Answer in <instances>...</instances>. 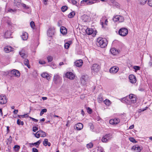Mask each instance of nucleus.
Here are the masks:
<instances>
[{
  "mask_svg": "<svg viewBox=\"0 0 152 152\" xmlns=\"http://www.w3.org/2000/svg\"><path fill=\"white\" fill-rule=\"evenodd\" d=\"M97 45L98 46L103 48H105L107 44V41L106 39L99 37L97 39Z\"/></svg>",
  "mask_w": 152,
  "mask_h": 152,
  "instance_id": "obj_1",
  "label": "nucleus"
},
{
  "mask_svg": "<svg viewBox=\"0 0 152 152\" xmlns=\"http://www.w3.org/2000/svg\"><path fill=\"white\" fill-rule=\"evenodd\" d=\"M8 74L10 76L12 77L14 75L17 77H19L20 76V73L16 69H13L10 71H8Z\"/></svg>",
  "mask_w": 152,
  "mask_h": 152,
  "instance_id": "obj_2",
  "label": "nucleus"
},
{
  "mask_svg": "<svg viewBox=\"0 0 152 152\" xmlns=\"http://www.w3.org/2000/svg\"><path fill=\"white\" fill-rule=\"evenodd\" d=\"M112 138V134H107L104 136L102 139L103 142H107Z\"/></svg>",
  "mask_w": 152,
  "mask_h": 152,
  "instance_id": "obj_3",
  "label": "nucleus"
},
{
  "mask_svg": "<svg viewBox=\"0 0 152 152\" xmlns=\"http://www.w3.org/2000/svg\"><path fill=\"white\" fill-rule=\"evenodd\" d=\"M128 30L125 28H122L119 29L118 31L119 34L122 36L124 37L128 34Z\"/></svg>",
  "mask_w": 152,
  "mask_h": 152,
  "instance_id": "obj_4",
  "label": "nucleus"
},
{
  "mask_svg": "<svg viewBox=\"0 0 152 152\" xmlns=\"http://www.w3.org/2000/svg\"><path fill=\"white\" fill-rule=\"evenodd\" d=\"M91 68L92 72L95 73L99 71L100 66L98 64H95L92 65Z\"/></svg>",
  "mask_w": 152,
  "mask_h": 152,
  "instance_id": "obj_5",
  "label": "nucleus"
},
{
  "mask_svg": "<svg viewBox=\"0 0 152 152\" xmlns=\"http://www.w3.org/2000/svg\"><path fill=\"white\" fill-rule=\"evenodd\" d=\"M81 3L83 6L90 5L94 3L92 0H83L81 1Z\"/></svg>",
  "mask_w": 152,
  "mask_h": 152,
  "instance_id": "obj_6",
  "label": "nucleus"
},
{
  "mask_svg": "<svg viewBox=\"0 0 152 152\" xmlns=\"http://www.w3.org/2000/svg\"><path fill=\"white\" fill-rule=\"evenodd\" d=\"M61 80V78L58 75L56 74L54 76L53 81L55 83L57 84L60 82Z\"/></svg>",
  "mask_w": 152,
  "mask_h": 152,
  "instance_id": "obj_7",
  "label": "nucleus"
},
{
  "mask_svg": "<svg viewBox=\"0 0 152 152\" xmlns=\"http://www.w3.org/2000/svg\"><path fill=\"white\" fill-rule=\"evenodd\" d=\"M7 102V99L5 96L0 95V104H6Z\"/></svg>",
  "mask_w": 152,
  "mask_h": 152,
  "instance_id": "obj_8",
  "label": "nucleus"
},
{
  "mask_svg": "<svg viewBox=\"0 0 152 152\" xmlns=\"http://www.w3.org/2000/svg\"><path fill=\"white\" fill-rule=\"evenodd\" d=\"M100 23L101 25H102V27L104 28V26H107L108 21L107 19H105V16L103 17L100 20Z\"/></svg>",
  "mask_w": 152,
  "mask_h": 152,
  "instance_id": "obj_9",
  "label": "nucleus"
},
{
  "mask_svg": "<svg viewBox=\"0 0 152 152\" xmlns=\"http://www.w3.org/2000/svg\"><path fill=\"white\" fill-rule=\"evenodd\" d=\"M135 97L134 96L133 94H131L129 95V97H124L123 99H121V101L122 102H124V101L126 102H127L126 101H129L131 99H132L133 98H134Z\"/></svg>",
  "mask_w": 152,
  "mask_h": 152,
  "instance_id": "obj_10",
  "label": "nucleus"
},
{
  "mask_svg": "<svg viewBox=\"0 0 152 152\" xmlns=\"http://www.w3.org/2000/svg\"><path fill=\"white\" fill-rule=\"evenodd\" d=\"M120 122L119 119L118 118L111 119L109 121V123L111 124H116Z\"/></svg>",
  "mask_w": 152,
  "mask_h": 152,
  "instance_id": "obj_11",
  "label": "nucleus"
},
{
  "mask_svg": "<svg viewBox=\"0 0 152 152\" xmlns=\"http://www.w3.org/2000/svg\"><path fill=\"white\" fill-rule=\"evenodd\" d=\"M66 76L71 80L73 79L75 77L74 75L71 72H67L66 74Z\"/></svg>",
  "mask_w": 152,
  "mask_h": 152,
  "instance_id": "obj_12",
  "label": "nucleus"
},
{
  "mask_svg": "<svg viewBox=\"0 0 152 152\" xmlns=\"http://www.w3.org/2000/svg\"><path fill=\"white\" fill-rule=\"evenodd\" d=\"M141 149V147L138 145L134 146L132 148V150L136 152H140Z\"/></svg>",
  "mask_w": 152,
  "mask_h": 152,
  "instance_id": "obj_13",
  "label": "nucleus"
},
{
  "mask_svg": "<svg viewBox=\"0 0 152 152\" xmlns=\"http://www.w3.org/2000/svg\"><path fill=\"white\" fill-rule=\"evenodd\" d=\"M119 70V68L115 66H113L111 67L110 70V73L113 74H115Z\"/></svg>",
  "mask_w": 152,
  "mask_h": 152,
  "instance_id": "obj_14",
  "label": "nucleus"
},
{
  "mask_svg": "<svg viewBox=\"0 0 152 152\" xmlns=\"http://www.w3.org/2000/svg\"><path fill=\"white\" fill-rule=\"evenodd\" d=\"M129 79L130 82L132 83H135L136 82V77L133 75H129Z\"/></svg>",
  "mask_w": 152,
  "mask_h": 152,
  "instance_id": "obj_15",
  "label": "nucleus"
},
{
  "mask_svg": "<svg viewBox=\"0 0 152 152\" xmlns=\"http://www.w3.org/2000/svg\"><path fill=\"white\" fill-rule=\"evenodd\" d=\"M83 63V61L81 59L77 60L75 62V65L77 67L81 66Z\"/></svg>",
  "mask_w": 152,
  "mask_h": 152,
  "instance_id": "obj_16",
  "label": "nucleus"
},
{
  "mask_svg": "<svg viewBox=\"0 0 152 152\" xmlns=\"http://www.w3.org/2000/svg\"><path fill=\"white\" fill-rule=\"evenodd\" d=\"M54 30L50 28L49 29L48 31L47 34L49 37H51L54 34Z\"/></svg>",
  "mask_w": 152,
  "mask_h": 152,
  "instance_id": "obj_17",
  "label": "nucleus"
},
{
  "mask_svg": "<svg viewBox=\"0 0 152 152\" xmlns=\"http://www.w3.org/2000/svg\"><path fill=\"white\" fill-rule=\"evenodd\" d=\"M88 77V76L86 75H83L81 77L80 79V80L81 83L83 85H85L86 84V81L87 80L86 78Z\"/></svg>",
  "mask_w": 152,
  "mask_h": 152,
  "instance_id": "obj_18",
  "label": "nucleus"
},
{
  "mask_svg": "<svg viewBox=\"0 0 152 152\" xmlns=\"http://www.w3.org/2000/svg\"><path fill=\"white\" fill-rule=\"evenodd\" d=\"M109 3L111 5L116 6L117 7H119V4L116 2L115 0H110Z\"/></svg>",
  "mask_w": 152,
  "mask_h": 152,
  "instance_id": "obj_19",
  "label": "nucleus"
},
{
  "mask_svg": "<svg viewBox=\"0 0 152 152\" xmlns=\"http://www.w3.org/2000/svg\"><path fill=\"white\" fill-rule=\"evenodd\" d=\"M19 53L23 58H26L27 57V55L25 53L24 51L23 50L20 51L19 52Z\"/></svg>",
  "mask_w": 152,
  "mask_h": 152,
  "instance_id": "obj_20",
  "label": "nucleus"
},
{
  "mask_svg": "<svg viewBox=\"0 0 152 152\" xmlns=\"http://www.w3.org/2000/svg\"><path fill=\"white\" fill-rule=\"evenodd\" d=\"M21 37L23 40H26L28 37V33L26 32H23L21 36Z\"/></svg>",
  "mask_w": 152,
  "mask_h": 152,
  "instance_id": "obj_21",
  "label": "nucleus"
},
{
  "mask_svg": "<svg viewBox=\"0 0 152 152\" xmlns=\"http://www.w3.org/2000/svg\"><path fill=\"white\" fill-rule=\"evenodd\" d=\"M21 0H14V5L18 8H20L21 5Z\"/></svg>",
  "mask_w": 152,
  "mask_h": 152,
  "instance_id": "obj_22",
  "label": "nucleus"
},
{
  "mask_svg": "<svg viewBox=\"0 0 152 152\" xmlns=\"http://www.w3.org/2000/svg\"><path fill=\"white\" fill-rule=\"evenodd\" d=\"M13 48L11 46H6L4 48V51L7 53H8L12 50Z\"/></svg>",
  "mask_w": 152,
  "mask_h": 152,
  "instance_id": "obj_23",
  "label": "nucleus"
},
{
  "mask_svg": "<svg viewBox=\"0 0 152 152\" xmlns=\"http://www.w3.org/2000/svg\"><path fill=\"white\" fill-rule=\"evenodd\" d=\"M60 32L63 34H65L67 33V30L66 28L64 26H62L60 28Z\"/></svg>",
  "mask_w": 152,
  "mask_h": 152,
  "instance_id": "obj_24",
  "label": "nucleus"
},
{
  "mask_svg": "<svg viewBox=\"0 0 152 152\" xmlns=\"http://www.w3.org/2000/svg\"><path fill=\"white\" fill-rule=\"evenodd\" d=\"M76 129L78 130H80L83 129V125L81 123H78L75 125Z\"/></svg>",
  "mask_w": 152,
  "mask_h": 152,
  "instance_id": "obj_25",
  "label": "nucleus"
},
{
  "mask_svg": "<svg viewBox=\"0 0 152 152\" xmlns=\"http://www.w3.org/2000/svg\"><path fill=\"white\" fill-rule=\"evenodd\" d=\"M11 32L10 31H7L4 33V36L6 38H9L11 37Z\"/></svg>",
  "mask_w": 152,
  "mask_h": 152,
  "instance_id": "obj_26",
  "label": "nucleus"
},
{
  "mask_svg": "<svg viewBox=\"0 0 152 152\" xmlns=\"http://www.w3.org/2000/svg\"><path fill=\"white\" fill-rule=\"evenodd\" d=\"M110 51L111 53L114 55H117L118 53V50L115 48H113L110 49Z\"/></svg>",
  "mask_w": 152,
  "mask_h": 152,
  "instance_id": "obj_27",
  "label": "nucleus"
},
{
  "mask_svg": "<svg viewBox=\"0 0 152 152\" xmlns=\"http://www.w3.org/2000/svg\"><path fill=\"white\" fill-rule=\"evenodd\" d=\"M38 132L39 133L40 136L41 137H44L46 136V133L41 130L39 131Z\"/></svg>",
  "mask_w": 152,
  "mask_h": 152,
  "instance_id": "obj_28",
  "label": "nucleus"
},
{
  "mask_svg": "<svg viewBox=\"0 0 152 152\" xmlns=\"http://www.w3.org/2000/svg\"><path fill=\"white\" fill-rule=\"evenodd\" d=\"M86 31L87 34L90 35L93 33V31L92 29L87 28L86 30Z\"/></svg>",
  "mask_w": 152,
  "mask_h": 152,
  "instance_id": "obj_29",
  "label": "nucleus"
},
{
  "mask_svg": "<svg viewBox=\"0 0 152 152\" xmlns=\"http://www.w3.org/2000/svg\"><path fill=\"white\" fill-rule=\"evenodd\" d=\"M24 65L27 66L28 68H30V66L29 64L28 60L26 58H25L24 61Z\"/></svg>",
  "mask_w": 152,
  "mask_h": 152,
  "instance_id": "obj_30",
  "label": "nucleus"
},
{
  "mask_svg": "<svg viewBox=\"0 0 152 152\" xmlns=\"http://www.w3.org/2000/svg\"><path fill=\"white\" fill-rule=\"evenodd\" d=\"M104 103L107 106H109L111 104V102L108 99H106L103 101Z\"/></svg>",
  "mask_w": 152,
  "mask_h": 152,
  "instance_id": "obj_31",
  "label": "nucleus"
},
{
  "mask_svg": "<svg viewBox=\"0 0 152 152\" xmlns=\"http://www.w3.org/2000/svg\"><path fill=\"white\" fill-rule=\"evenodd\" d=\"M41 76L43 78H46L48 79V77H49L48 79L50 78L49 77V74L47 73L44 72L42 73L41 74Z\"/></svg>",
  "mask_w": 152,
  "mask_h": 152,
  "instance_id": "obj_32",
  "label": "nucleus"
},
{
  "mask_svg": "<svg viewBox=\"0 0 152 152\" xmlns=\"http://www.w3.org/2000/svg\"><path fill=\"white\" fill-rule=\"evenodd\" d=\"M71 43V42L70 41H69L68 42L66 43L64 45V47L66 49H68L69 46Z\"/></svg>",
  "mask_w": 152,
  "mask_h": 152,
  "instance_id": "obj_33",
  "label": "nucleus"
},
{
  "mask_svg": "<svg viewBox=\"0 0 152 152\" xmlns=\"http://www.w3.org/2000/svg\"><path fill=\"white\" fill-rule=\"evenodd\" d=\"M75 15V13L74 12H70L69 15H68V17L69 18H72L74 17V16Z\"/></svg>",
  "mask_w": 152,
  "mask_h": 152,
  "instance_id": "obj_34",
  "label": "nucleus"
},
{
  "mask_svg": "<svg viewBox=\"0 0 152 152\" xmlns=\"http://www.w3.org/2000/svg\"><path fill=\"white\" fill-rule=\"evenodd\" d=\"M118 21L120 22H122L124 21V17L120 15H118Z\"/></svg>",
  "mask_w": 152,
  "mask_h": 152,
  "instance_id": "obj_35",
  "label": "nucleus"
},
{
  "mask_svg": "<svg viewBox=\"0 0 152 152\" xmlns=\"http://www.w3.org/2000/svg\"><path fill=\"white\" fill-rule=\"evenodd\" d=\"M129 101H130L131 102V103H129V104H131V103H134L136 102V98L135 97L133 98ZM129 103H130V102H129Z\"/></svg>",
  "mask_w": 152,
  "mask_h": 152,
  "instance_id": "obj_36",
  "label": "nucleus"
},
{
  "mask_svg": "<svg viewBox=\"0 0 152 152\" xmlns=\"http://www.w3.org/2000/svg\"><path fill=\"white\" fill-rule=\"evenodd\" d=\"M148 0H139L140 4L141 5H144L146 4Z\"/></svg>",
  "mask_w": 152,
  "mask_h": 152,
  "instance_id": "obj_37",
  "label": "nucleus"
},
{
  "mask_svg": "<svg viewBox=\"0 0 152 152\" xmlns=\"http://www.w3.org/2000/svg\"><path fill=\"white\" fill-rule=\"evenodd\" d=\"M17 124L19 125H21L22 126L24 124V123L23 121H21L20 120L18 119L17 121Z\"/></svg>",
  "mask_w": 152,
  "mask_h": 152,
  "instance_id": "obj_38",
  "label": "nucleus"
},
{
  "mask_svg": "<svg viewBox=\"0 0 152 152\" xmlns=\"http://www.w3.org/2000/svg\"><path fill=\"white\" fill-rule=\"evenodd\" d=\"M93 146V144L92 143L90 142L86 145V147L88 149L92 148Z\"/></svg>",
  "mask_w": 152,
  "mask_h": 152,
  "instance_id": "obj_39",
  "label": "nucleus"
},
{
  "mask_svg": "<svg viewBox=\"0 0 152 152\" xmlns=\"http://www.w3.org/2000/svg\"><path fill=\"white\" fill-rule=\"evenodd\" d=\"M47 111V109H42L40 113V115L42 116L44 113H46Z\"/></svg>",
  "mask_w": 152,
  "mask_h": 152,
  "instance_id": "obj_40",
  "label": "nucleus"
},
{
  "mask_svg": "<svg viewBox=\"0 0 152 152\" xmlns=\"http://www.w3.org/2000/svg\"><path fill=\"white\" fill-rule=\"evenodd\" d=\"M67 7L66 6H64L61 8V10L63 12L65 11L67 9Z\"/></svg>",
  "mask_w": 152,
  "mask_h": 152,
  "instance_id": "obj_41",
  "label": "nucleus"
},
{
  "mask_svg": "<svg viewBox=\"0 0 152 152\" xmlns=\"http://www.w3.org/2000/svg\"><path fill=\"white\" fill-rule=\"evenodd\" d=\"M16 10H12L11 9H9L7 10V12H11L12 13H14L16 12Z\"/></svg>",
  "mask_w": 152,
  "mask_h": 152,
  "instance_id": "obj_42",
  "label": "nucleus"
},
{
  "mask_svg": "<svg viewBox=\"0 0 152 152\" xmlns=\"http://www.w3.org/2000/svg\"><path fill=\"white\" fill-rule=\"evenodd\" d=\"M30 26L31 28L34 29L35 27V25L34 21H32L30 22Z\"/></svg>",
  "mask_w": 152,
  "mask_h": 152,
  "instance_id": "obj_43",
  "label": "nucleus"
},
{
  "mask_svg": "<svg viewBox=\"0 0 152 152\" xmlns=\"http://www.w3.org/2000/svg\"><path fill=\"white\" fill-rule=\"evenodd\" d=\"M48 142V140L47 139H45L44 141H43V145L45 146H46L47 145V143Z\"/></svg>",
  "mask_w": 152,
  "mask_h": 152,
  "instance_id": "obj_44",
  "label": "nucleus"
},
{
  "mask_svg": "<svg viewBox=\"0 0 152 152\" xmlns=\"http://www.w3.org/2000/svg\"><path fill=\"white\" fill-rule=\"evenodd\" d=\"M118 15H116L114 16L113 18V20L114 22H117L118 21Z\"/></svg>",
  "mask_w": 152,
  "mask_h": 152,
  "instance_id": "obj_45",
  "label": "nucleus"
},
{
  "mask_svg": "<svg viewBox=\"0 0 152 152\" xmlns=\"http://www.w3.org/2000/svg\"><path fill=\"white\" fill-rule=\"evenodd\" d=\"M147 4L149 6L152 7V0H148Z\"/></svg>",
  "mask_w": 152,
  "mask_h": 152,
  "instance_id": "obj_46",
  "label": "nucleus"
},
{
  "mask_svg": "<svg viewBox=\"0 0 152 152\" xmlns=\"http://www.w3.org/2000/svg\"><path fill=\"white\" fill-rule=\"evenodd\" d=\"M20 148V147L19 145H16L14 146V148L15 149L16 151H18Z\"/></svg>",
  "mask_w": 152,
  "mask_h": 152,
  "instance_id": "obj_47",
  "label": "nucleus"
},
{
  "mask_svg": "<svg viewBox=\"0 0 152 152\" xmlns=\"http://www.w3.org/2000/svg\"><path fill=\"white\" fill-rule=\"evenodd\" d=\"M47 60L48 62H51L53 59V57L51 56H48L47 57Z\"/></svg>",
  "mask_w": 152,
  "mask_h": 152,
  "instance_id": "obj_48",
  "label": "nucleus"
},
{
  "mask_svg": "<svg viewBox=\"0 0 152 152\" xmlns=\"http://www.w3.org/2000/svg\"><path fill=\"white\" fill-rule=\"evenodd\" d=\"M133 69L135 70V71H136L140 70V67L138 66H134Z\"/></svg>",
  "mask_w": 152,
  "mask_h": 152,
  "instance_id": "obj_49",
  "label": "nucleus"
},
{
  "mask_svg": "<svg viewBox=\"0 0 152 152\" xmlns=\"http://www.w3.org/2000/svg\"><path fill=\"white\" fill-rule=\"evenodd\" d=\"M88 125L89 126L90 129L93 130L94 129V126L92 124V123H90L88 124Z\"/></svg>",
  "mask_w": 152,
  "mask_h": 152,
  "instance_id": "obj_50",
  "label": "nucleus"
},
{
  "mask_svg": "<svg viewBox=\"0 0 152 152\" xmlns=\"http://www.w3.org/2000/svg\"><path fill=\"white\" fill-rule=\"evenodd\" d=\"M34 134L35 136L37 138H39L40 137L39 133L38 132V131L35 134Z\"/></svg>",
  "mask_w": 152,
  "mask_h": 152,
  "instance_id": "obj_51",
  "label": "nucleus"
},
{
  "mask_svg": "<svg viewBox=\"0 0 152 152\" xmlns=\"http://www.w3.org/2000/svg\"><path fill=\"white\" fill-rule=\"evenodd\" d=\"M40 143H41V141L40 140H39L36 142H35L34 143H32V144L34 145H39V144Z\"/></svg>",
  "mask_w": 152,
  "mask_h": 152,
  "instance_id": "obj_52",
  "label": "nucleus"
},
{
  "mask_svg": "<svg viewBox=\"0 0 152 152\" xmlns=\"http://www.w3.org/2000/svg\"><path fill=\"white\" fill-rule=\"evenodd\" d=\"M103 100V99L102 97H99L98 98V101L99 103L102 102Z\"/></svg>",
  "mask_w": 152,
  "mask_h": 152,
  "instance_id": "obj_53",
  "label": "nucleus"
},
{
  "mask_svg": "<svg viewBox=\"0 0 152 152\" xmlns=\"http://www.w3.org/2000/svg\"><path fill=\"white\" fill-rule=\"evenodd\" d=\"M70 2L74 5H76L77 3V1L75 0H69Z\"/></svg>",
  "mask_w": 152,
  "mask_h": 152,
  "instance_id": "obj_54",
  "label": "nucleus"
},
{
  "mask_svg": "<svg viewBox=\"0 0 152 152\" xmlns=\"http://www.w3.org/2000/svg\"><path fill=\"white\" fill-rule=\"evenodd\" d=\"M97 152H104V151L103 148L101 147L99 148Z\"/></svg>",
  "mask_w": 152,
  "mask_h": 152,
  "instance_id": "obj_55",
  "label": "nucleus"
},
{
  "mask_svg": "<svg viewBox=\"0 0 152 152\" xmlns=\"http://www.w3.org/2000/svg\"><path fill=\"white\" fill-rule=\"evenodd\" d=\"M38 130V128L36 126H33V131L34 132H36Z\"/></svg>",
  "mask_w": 152,
  "mask_h": 152,
  "instance_id": "obj_56",
  "label": "nucleus"
},
{
  "mask_svg": "<svg viewBox=\"0 0 152 152\" xmlns=\"http://www.w3.org/2000/svg\"><path fill=\"white\" fill-rule=\"evenodd\" d=\"M129 140L130 141L133 142H134L136 141L135 139L133 137H130Z\"/></svg>",
  "mask_w": 152,
  "mask_h": 152,
  "instance_id": "obj_57",
  "label": "nucleus"
},
{
  "mask_svg": "<svg viewBox=\"0 0 152 152\" xmlns=\"http://www.w3.org/2000/svg\"><path fill=\"white\" fill-rule=\"evenodd\" d=\"M22 7H23L24 8L26 9H28L29 8V7L26 5L25 4H21Z\"/></svg>",
  "mask_w": 152,
  "mask_h": 152,
  "instance_id": "obj_58",
  "label": "nucleus"
},
{
  "mask_svg": "<svg viewBox=\"0 0 152 152\" xmlns=\"http://www.w3.org/2000/svg\"><path fill=\"white\" fill-rule=\"evenodd\" d=\"M87 111H88V112L89 113L91 114V113L92 112V110L90 108H89V107H88L87 108Z\"/></svg>",
  "mask_w": 152,
  "mask_h": 152,
  "instance_id": "obj_59",
  "label": "nucleus"
},
{
  "mask_svg": "<svg viewBox=\"0 0 152 152\" xmlns=\"http://www.w3.org/2000/svg\"><path fill=\"white\" fill-rule=\"evenodd\" d=\"M39 63L41 64H45V62L43 60H40L39 61Z\"/></svg>",
  "mask_w": 152,
  "mask_h": 152,
  "instance_id": "obj_60",
  "label": "nucleus"
},
{
  "mask_svg": "<svg viewBox=\"0 0 152 152\" xmlns=\"http://www.w3.org/2000/svg\"><path fill=\"white\" fill-rule=\"evenodd\" d=\"M29 118L31 119L33 121H34L35 122H37L38 121V120L34 118L31 117H29Z\"/></svg>",
  "mask_w": 152,
  "mask_h": 152,
  "instance_id": "obj_61",
  "label": "nucleus"
},
{
  "mask_svg": "<svg viewBox=\"0 0 152 152\" xmlns=\"http://www.w3.org/2000/svg\"><path fill=\"white\" fill-rule=\"evenodd\" d=\"M20 116H21L22 117H23V118L25 117H27L28 116V115L27 113L26 114L23 115H19V118H20Z\"/></svg>",
  "mask_w": 152,
  "mask_h": 152,
  "instance_id": "obj_62",
  "label": "nucleus"
},
{
  "mask_svg": "<svg viewBox=\"0 0 152 152\" xmlns=\"http://www.w3.org/2000/svg\"><path fill=\"white\" fill-rule=\"evenodd\" d=\"M33 152H38V150L35 148H32Z\"/></svg>",
  "mask_w": 152,
  "mask_h": 152,
  "instance_id": "obj_63",
  "label": "nucleus"
},
{
  "mask_svg": "<svg viewBox=\"0 0 152 152\" xmlns=\"http://www.w3.org/2000/svg\"><path fill=\"white\" fill-rule=\"evenodd\" d=\"M18 112V110H14L13 111V113L15 114H17Z\"/></svg>",
  "mask_w": 152,
  "mask_h": 152,
  "instance_id": "obj_64",
  "label": "nucleus"
}]
</instances>
